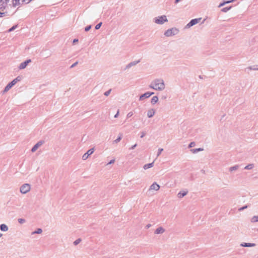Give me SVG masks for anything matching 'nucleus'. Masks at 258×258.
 I'll list each match as a JSON object with an SVG mask.
<instances>
[{"instance_id":"f257e3e1","label":"nucleus","mask_w":258,"mask_h":258,"mask_svg":"<svg viewBox=\"0 0 258 258\" xmlns=\"http://www.w3.org/2000/svg\"><path fill=\"white\" fill-rule=\"evenodd\" d=\"M149 87L155 91H163L165 89L166 85L163 79L157 78L151 82Z\"/></svg>"},{"instance_id":"f03ea898","label":"nucleus","mask_w":258,"mask_h":258,"mask_svg":"<svg viewBox=\"0 0 258 258\" xmlns=\"http://www.w3.org/2000/svg\"><path fill=\"white\" fill-rule=\"evenodd\" d=\"M154 22L158 25H162L168 22L167 16L165 15H160L155 17L153 19Z\"/></svg>"},{"instance_id":"7ed1b4c3","label":"nucleus","mask_w":258,"mask_h":258,"mask_svg":"<svg viewBox=\"0 0 258 258\" xmlns=\"http://www.w3.org/2000/svg\"><path fill=\"white\" fill-rule=\"evenodd\" d=\"M179 32V30L176 27H172L166 30L164 32V35L167 37H170L178 34Z\"/></svg>"},{"instance_id":"20e7f679","label":"nucleus","mask_w":258,"mask_h":258,"mask_svg":"<svg viewBox=\"0 0 258 258\" xmlns=\"http://www.w3.org/2000/svg\"><path fill=\"white\" fill-rule=\"evenodd\" d=\"M31 189V185L29 183L23 184L19 188L20 192L22 195H26L29 192Z\"/></svg>"},{"instance_id":"39448f33","label":"nucleus","mask_w":258,"mask_h":258,"mask_svg":"<svg viewBox=\"0 0 258 258\" xmlns=\"http://www.w3.org/2000/svg\"><path fill=\"white\" fill-rule=\"evenodd\" d=\"M20 80L18 78L14 79L11 82L8 84L7 86L5 88L3 93H5L8 92L14 85H15Z\"/></svg>"},{"instance_id":"423d86ee","label":"nucleus","mask_w":258,"mask_h":258,"mask_svg":"<svg viewBox=\"0 0 258 258\" xmlns=\"http://www.w3.org/2000/svg\"><path fill=\"white\" fill-rule=\"evenodd\" d=\"M160 188V185L157 182H154L149 186V190L150 191H158Z\"/></svg>"},{"instance_id":"0eeeda50","label":"nucleus","mask_w":258,"mask_h":258,"mask_svg":"<svg viewBox=\"0 0 258 258\" xmlns=\"http://www.w3.org/2000/svg\"><path fill=\"white\" fill-rule=\"evenodd\" d=\"M94 152V148H92L89 150H88L86 153L84 154L82 156V159L83 160H86Z\"/></svg>"},{"instance_id":"6e6552de","label":"nucleus","mask_w":258,"mask_h":258,"mask_svg":"<svg viewBox=\"0 0 258 258\" xmlns=\"http://www.w3.org/2000/svg\"><path fill=\"white\" fill-rule=\"evenodd\" d=\"M31 62V59H28L24 61L21 62L18 66V69L20 70L25 69L28 64Z\"/></svg>"},{"instance_id":"1a4fd4ad","label":"nucleus","mask_w":258,"mask_h":258,"mask_svg":"<svg viewBox=\"0 0 258 258\" xmlns=\"http://www.w3.org/2000/svg\"><path fill=\"white\" fill-rule=\"evenodd\" d=\"M156 113V109L153 108H149L147 111V116L150 118L153 117Z\"/></svg>"},{"instance_id":"9d476101","label":"nucleus","mask_w":258,"mask_h":258,"mask_svg":"<svg viewBox=\"0 0 258 258\" xmlns=\"http://www.w3.org/2000/svg\"><path fill=\"white\" fill-rule=\"evenodd\" d=\"M44 143L42 141L38 142L31 149V151L32 153H34L36 150L40 148Z\"/></svg>"},{"instance_id":"9b49d317","label":"nucleus","mask_w":258,"mask_h":258,"mask_svg":"<svg viewBox=\"0 0 258 258\" xmlns=\"http://www.w3.org/2000/svg\"><path fill=\"white\" fill-rule=\"evenodd\" d=\"M201 20V18L199 19H194L191 20L186 25V28H189L191 26L197 24Z\"/></svg>"},{"instance_id":"f8f14e48","label":"nucleus","mask_w":258,"mask_h":258,"mask_svg":"<svg viewBox=\"0 0 258 258\" xmlns=\"http://www.w3.org/2000/svg\"><path fill=\"white\" fill-rule=\"evenodd\" d=\"M153 94H154V92H146L140 96L139 100L140 101L144 100L146 98H149Z\"/></svg>"},{"instance_id":"ddd939ff","label":"nucleus","mask_w":258,"mask_h":258,"mask_svg":"<svg viewBox=\"0 0 258 258\" xmlns=\"http://www.w3.org/2000/svg\"><path fill=\"white\" fill-rule=\"evenodd\" d=\"M9 2V0H5L2 3L0 4V10L2 11L5 10L8 7Z\"/></svg>"},{"instance_id":"4468645a","label":"nucleus","mask_w":258,"mask_h":258,"mask_svg":"<svg viewBox=\"0 0 258 258\" xmlns=\"http://www.w3.org/2000/svg\"><path fill=\"white\" fill-rule=\"evenodd\" d=\"M165 231V229L163 227H159L156 229L154 233L155 234H163Z\"/></svg>"},{"instance_id":"2eb2a0df","label":"nucleus","mask_w":258,"mask_h":258,"mask_svg":"<svg viewBox=\"0 0 258 258\" xmlns=\"http://www.w3.org/2000/svg\"><path fill=\"white\" fill-rule=\"evenodd\" d=\"M240 245L241 247H251L255 246V244L254 243H246L243 242L241 243Z\"/></svg>"},{"instance_id":"dca6fc26","label":"nucleus","mask_w":258,"mask_h":258,"mask_svg":"<svg viewBox=\"0 0 258 258\" xmlns=\"http://www.w3.org/2000/svg\"><path fill=\"white\" fill-rule=\"evenodd\" d=\"M187 190H181V191H180L178 194H177V197L179 198V199H181L182 198H183L184 196H185L187 194Z\"/></svg>"},{"instance_id":"f3484780","label":"nucleus","mask_w":258,"mask_h":258,"mask_svg":"<svg viewBox=\"0 0 258 258\" xmlns=\"http://www.w3.org/2000/svg\"><path fill=\"white\" fill-rule=\"evenodd\" d=\"M235 1L236 0L223 1L222 2L220 3V4L218 6V8H221V7L224 6V5H225L226 4L233 3V2H235Z\"/></svg>"},{"instance_id":"a211bd4d","label":"nucleus","mask_w":258,"mask_h":258,"mask_svg":"<svg viewBox=\"0 0 258 258\" xmlns=\"http://www.w3.org/2000/svg\"><path fill=\"white\" fill-rule=\"evenodd\" d=\"M0 230L3 232H7L9 228L6 224H2L0 225Z\"/></svg>"},{"instance_id":"6ab92c4d","label":"nucleus","mask_w":258,"mask_h":258,"mask_svg":"<svg viewBox=\"0 0 258 258\" xmlns=\"http://www.w3.org/2000/svg\"><path fill=\"white\" fill-rule=\"evenodd\" d=\"M153 166H154V162H153L152 163H150L145 164L143 166V169L145 170H147V169H148L149 168H151L153 167Z\"/></svg>"},{"instance_id":"aec40b11","label":"nucleus","mask_w":258,"mask_h":258,"mask_svg":"<svg viewBox=\"0 0 258 258\" xmlns=\"http://www.w3.org/2000/svg\"><path fill=\"white\" fill-rule=\"evenodd\" d=\"M158 97L157 96H155L152 98L151 103V104L154 105L158 102Z\"/></svg>"},{"instance_id":"412c9836","label":"nucleus","mask_w":258,"mask_h":258,"mask_svg":"<svg viewBox=\"0 0 258 258\" xmlns=\"http://www.w3.org/2000/svg\"><path fill=\"white\" fill-rule=\"evenodd\" d=\"M204 149L203 148H197V149H191L190 150V152L193 153V154H196L198 152H200V151H203Z\"/></svg>"},{"instance_id":"4be33fe9","label":"nucleus","mask_w":258,"mask_h":258,"mask_svg":"<svg viewBox=\"0 0 258 258\" xmlns=\"http://www.w3.org/2000/svg\"><path fill=\"white\" fill-rule=\"evenodd\" d=\"M20 4V0H13L12 5L14 7H16Z\"/></svg>"},{"instance_id":"5701e85b","label":"nucleus","mask_w":258,"mask_h":258,"mask_svg":"<svg viewBox=\"0 0 258 258\" xmlns=\"http://www.w3.org/2000/svg\"><path fill=\"white\" fill-rule=\"evenodd\" d=\"M239 168V166L237 165H234L233 166L230 167L229 168V170L230 172H233L234 171L237 170Z\"/></svg>"},{"instance_id":"b1692460","label":"nucleus","mask_w":258,"mask_h":258,"mask_svg":"<svg viewBox=\"0 0 258 258\" xmlns=\"http://www.w3.org/2000/svg\"><path fill=\"white\" fill-rule=\"evenodd\" d=\"M250 222L251 223L257 222H258V216H253L250 219Z\"/></svg>"},{"instance_id":"393cba45","label":"nucleus","mask_w":258,"mask_h":258,"mask_svg":"<svg viewBox=\"0 0 258 258\" xmlns=\"http://www.w3.org/2000/svg\"><path fill=\"white\" fill-rule=\"evenodd\" d=\"M254 167L253 164H249L245 166L244 169L246 170H251L253 169Z\"/></svg>"},{"instance_id":"a878e982","label":"nucleus","mask_w":258,"mask_h":258,"mask_svg":"<svg viewBox=\"0 0 258 258\" xmlns=\"http://www.w3.org/2000/svg\"><path fill=\"white\" fill-rule=\"evenodd\" d=\"M42 232V230L41 228H38L36 231H33L32 233V234H40Z\"/></svg>"},{"instance_id":"bb28decb","label":"nucleus","mask_w":258,"mask_h":258,"mask_svg":"<svg viewBox=\"0 0 258 258\" xmlns=\"http://www.w3.org/2000/svg\"><path fill=\"white\" fill-rule=\"evenodd\" d=\"M231 9V7H225L221 10V12L226 13Z\"/></svg>"},{"instance_id":"cd10ccee","label":"nucleus","mask_w":258,"mask_h":258,"mask_svg":"<svg viewBox=\"0 0 258 258\" xmlns=\"http://www.w3.org/2000/svg\"><path fill=\"white\" fill-rule=\"evenodd\" d=\"M121 139V136H118L114 141V143H118L120 141Z\"/></svg>"},{"instance_id":"c85d7f7f","label":"nucleus","mask_w":258,"mask_h":258,"mask_svg":"<svg viewBox=\"0 0 258 258\" xmlns=\"http://www.w3.org/2000/svg\"><path fill=\"white\" fill-rule=\"evenodd\" d=\"M18 221L20 224H23L25 222V220L23 218H19L18 219Z\"/></svg>"},{"instance_id":"c756f323","label":"nucleus","mask_w":258,"mask_h":258,"mask_svg":"<svg viewBox=\"0 0 258 258\" xmlns=\"http://www.w3.org/2000/svg\"><path fill=\"white\" fill-rule=\"evenodd\" d=\"M102 24V22H100V23H98V24H97L95 26V29L96 30L99 29L100 28V27L101 26Z\"/></svg>"},{"instance_id":"7c9ffc66","label":"nucleus","mask_w":258,"mask_h":258,"mask_svg":"<svg viewBox=\"0 0 258 258\" xmlns=\"http://www.w3.org/2000/svg\"><path fill=\"white\" fill-rule=\"evenodd\" d=\"M163 149L162 148L158 149V154H157V156H159L161 154V153L163 151Z\"/></svg>"},{"instance_id":"2f4dec72","label":"nucleus","mask_w":258,"mask_h":258,"mask_svg":"<svg viewBox=\"0 0 258 258\" xmlns=\"http://www.w3.org/2000/svg\"><path fill=\"white\" fill-rule=\"evenodd\" d=\"M115 162V159L113 158L112 159H111L107 164V165H109V164H113Z\"/></svg>"},{"instance_id":"473e14b6","label":"nucleus","mask_w":258,"mask_h":258,"mask_svg":"<svg viewBox=\"0 0 258 258\" xmlns=\"http://www.w3.org/2000/svg\"><path fill=\"white\" fill-rule=\"evenodd\" d=\"M17 25H15V26H13L12 28H11L9 30V32H10L12 31H13L14 30H15L16 28H17Z\"/></svg>"},{"instance_id":"72a5a7b5","label":"nucleus","mask_w":258,"mask_h":258,"mask_svg":"<svg viewBox=\"0 0 258 258\" xmlns=\"http://www.w3.org/2000/svg\"><path fill=\"white\" fill-rule=\"evenodd\" d=\"M196 144L195 142H191L189 145H188V147L189 148H192V147H194L195 146Z\"/></svg>"},{"instance_id":"f704fd0d","label":"nucleus","mask_w":258,"mask_h":258,"mask_svg":"<svg viewBox=\"0 0 258 258\" xmlns=\"http://www.w3.org/2000/svg\"><path fill=\"white\" fill-rule=\"evenodd\" d=\"M91 25H89L87 27H85V31H89L91 29Z\"/></svg>"},{"instance_id":"c9c22d12","label":"nucleus","mask_w":258,"mask_h":258,"mask_svg":"<svg viewBox=\"0 0 258 258\" xmlns=\"http://www.w3.org/2000/svg\"><path fill=\"white\" fill-rule=\"evenodd\" d=\"M133 115V113L132 112H128L126 116L127 117H131Z\"/></svg>"},{"instance_id":"e433bc0d","label":"nucleus","mask_w":258,"mask_h":258,"mask_svg":"<svg viewBox=\"0 0 258 258\" xmlns=\"http://www.w3.org/2000/svg\"><path fill=\"white\" fill-rule=\"evenodd\" d=\"M137 146V144H135V145H133L130 148V150H134L136 147Z\"/></svg>"},{"instance_id":"4c0bfd02","label":"nucleus","mask_w":258,"mask_h":258,"mask_svg":"<svg viewBox=\"0 0 258 258\" xmlns=\"http://www.w3.org/2000/svg\"><path fill=\"white\" fill-rule=\"evenodd\" d=\"M6 12H0V17H3L6 15Z\"/></svg>"},{"instance_id":"58836bf2","label":"nucleus","mask_w":258,"mask_h":258,"mask_svg":"<svg viewBox=\"0 0 258 258\" xmlns=\"http://www.w3.org/2000/svg\"><path fill=\"white\" fill-rule=\"evenodd\" d=\"M80 241V239H77L74 242L75 245H77Z\"/></svg>"},{"instance_id":"ea45409f","label":"nucleus","mask_w":258,"mask_h":258,"mask_svg":"<svg viewBox=\"0 0 258 258\" xmlns=\"http://www.w3.org/2000/svg\"><path fill=\"white\" fill-rule=\"evenodd\" d=\"M249 69H250L251 70L258 71V67L252 68L251 67H250L249 68Z\"/></svg>"},{"instance_id":"a19ab883","label":"nucleus","mask_w":258,"mask_h":258,"mask_svg":"<svg viewBox=\"0 0 258 258\" xmlns=\"http://www.w3.org/2000/svg\"><path fill=\"white\" fill-rule=\"evenodd\" d=\"M110 90L107 91L104 93V95L107 96L110 93Z\"/></svg>"},{"instance_id":"79ce46f5","label":"nucleus","mask_w":258,"mask_h":258,"mask_svg":"<svg viewBox=\"0 0 258 258\" xmlns=\"http://www.w3.org/2000/svg\"><path fill=\"white\" fill-rule=\"evenodd\" d=\"M23 2L25 3L26 4H28L30 2H31L32 0H22Z\"/></svg>"},{"instance_id":"37998d69","label":"nucleus","mask_w":258,"mask_h":258,"mask_svg":"<svg viewBox=\"0 0 258 258\" xmlns=\"http://www.w3.org/2000/svg\"><path fill=\"white\" fill-rule=\"evenodd\" d=\"M118 115H119V111H117L116 113L115 114L114 117V118H117L118 116Z\"/></svg>"},{"instance_id":"c03bdc74","label":"nucleus","mask_w":258,"mask_h":258,"mask_svg":"<svg viewBox=\"0 0 258 258\" xmlns=\"http://www.w3.org/2000/svg\"><path fill=\"white\" fill-rule=\"evenodd\" d=\"M180 0H175V3L177 4L178 3Z\"/></svg>"},{"instance_id":"a18cd8bd","label":"nucleus","mask_w":258,"mask_h":258,"mask_svg":"<svg viewBox=\"0 0 258 258\" xmlns=\"http://www.w3.org/2000/svg\"><path fill=\"white\" fill-rule=\"evenodd\" d=\"M78 39H74L73 42H78Z\"/></svg>"},{"instance_id":"49530a36","label":"nucleus","mask_w":258,"mask_h":258,"mask_svg":"<svg viewBox=\"0 0 258 258\" xmlns=\"http://www.w3.org/2000/svg\"><path fill=\"white\" fill-rule=\"evenodd\" d=\"M75 65H76V63H74V64H73L71 66V67H72H72H74V66H75Z\"/></svg>"},{"instance_id":"de8ad7c7","label":"nucleus","mask_w":258,"mask_h":258,"mask_svg":"<svg viewBox=\"0 0 258 258\" xmlns=\"http://www.w3.org/2000/svg\"><path fill=\"white\" fill-rule=\"evenodd\" d=\"M143 136H144V135H142L141 138H143Z\"/></svg>"},{"instance_id":"09e8293b","label":"nucleus","mask_w":258,"mask_h":258,"mask_svg":"<svg viewBox=\"0 0 258 258\" xmlns=\"http://www.w3.org/2000/svg\"><path fill=\"white\" fill-rule=\"evenodd\" d=\"M138 62H136V63H134V64H136V63H137Z\"/></svg>"},{"instance_id":"8fccbe9b","label":"nucleus","mask_w":258,"mask_h":258,"mask_svg":"<svg viewBox=\"0 0 258 258\" xmlns=\"http://www.w3.org/2000/svg\"><path fill=\"white\" fill-rule=\"evenodd\" d=\"M2 0H0V2H1Z\"/></svg>"}]
</instances>
